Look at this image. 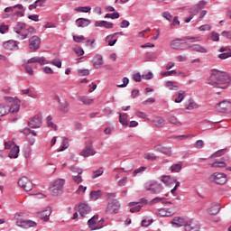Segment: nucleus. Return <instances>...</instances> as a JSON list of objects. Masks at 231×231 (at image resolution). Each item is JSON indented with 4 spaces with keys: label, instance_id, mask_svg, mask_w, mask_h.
Masks as SVG:
<instances>
[{
    "label": "nucleus",
    "instance_id": "obj_1",
    "mask_svg": "<svg viewBox=\"0 0 231 231\" xmlns=\"http://www.w3.org/2000/svg\"><path fill=\"white\" fill-rule=\"evenodd\" d=\"M230 83V75L218 69H213L209 77L208 84L213 88H219L220 89H226Z\"/></svg>",
    "mask_w": 231,
    "mask_h": 231
},
{
    "label": "nucleus",
    "instance_id": "obj_2",
    "mask_svg": "<svg viewBox=\"0 0 231 231\" xmlns=\"http://www.w3.org/2000/svg\"><path fill=\"white\" fill-rule=\"evenodd\" d=\"M187 41H191V42H199L201 41V37L199 36H184L180 39H175L171 42V48L172 50H177L179 51H181L183 50H188L187 45H185V42Z\"/></svg>",
    "mask_w": 231,
    "mask_h": 231
},
{
    "label": "nucleus",
    "instance_id": "obj_3",
    "mask_svg": "<svg viewBox=\"0 0 231 231\" xmlns=\"http://www.w3.org/2000/svg\"><path fill=\"white\" fill-rule=\"evenodd\" d=\"M145 190H151L152 194H160L163 191V186L156 180H148L144 183Z\"/></svg>",
    "mask_w": 231,
    "mask_h": 231
},
{
    "label": "nucleus",
    "instance_id": "obj_4",
    "mask_svg": "<svg viewBox=\"0 0 231 231\" xmlns=\"http://www.w3.org/2000/svg\"><path fill=\"white\" fill-rule=\"evenodd\" d=\"M64 183H66L64 179H58L52 182L51 187L52 196H60L64 192Z\"/></svg>",
    "mask_w": 231,
    "mask_h": 231
},
{
    "label": "nucleus",
    "instance_id": "obj_5",
    "mask_svg": "<svg viewBox=\"0 0 231 231\" xmlns=\"http://www.w3.org/2000/svg\"><path fill=\"white\" fill-rule=\"evenodd\" d=\"M208 180L211 183H217V185H225V183H226V174L215 172L208 177Z\"/></svg>",
    "mask_w": 231,
    "mask_h": 231
},
{
    "label": "nucleus",
    "instance_id": "obj_6",
    "mask_svg": "<svg viewBox=\"0 0 231 231\" xmlns=\"http://www.w3.org/2000/svg\"><path fill=\"white\" fill-rule=\"evenodd\" d=\"M119 211H120V201H118L117 199H114L111 202H108L106 208V214H118Z\"/></svg>",
    "mask_w": 231,
    "mask_h": 231
},
{
    "label": "nucleus",
    "instance_id": "obj_7",
    "mask_svg": "<svg viewBox=\"0 0 231 231\" xmlns=\"http://www.w3.org/2000/svg\"><path fill=\"white\" fill-rule=\"evenodd\" d=\"M5 100L7 102H12L11 106L9 107V113H19V109H21V100L18 98L14 99V97H5Z\"/></svg>",
    "mask_w": 231,
    "mask_h": 231
},
{
    "label": "nucleus",
    "instance_id": "obj_8",
    "mask_svg": "<svg viewBox=\"0 0 231 231\" xmlns=\"http://www.w3.org/2000/svg\"><path fill=\"white\" fill-rule=\"evenodd\" d=\"M28 126L31 127V129H39V127H42V116L37 115L32 117L28 121Z\"/></svg>",
    "mask_w": 231,
    "mask_h": 231
},
{
    "label": "nucleus",
    "instance_id": "obj_9",
    "mask_svg": "<svg viewBox=\"0 0 231 231\" xmlns=\"http://www.w3.org/2000/svg\"><path fill=\"white\" fill-rule=\"evenodd\" d=\"M18 185L19 187L23 189V190H25L26 192H30V190L33 189V184L26 177H22L21 179H19Z\"/></svg>",
    "mask_w": 231,
    "mask_h": 231
},
{
    "label": "nucleus",
    "instance_id": "obj_10",
    "mask_svg": "<svg viewBox=\"0 0 231 231\" xmlns=\"http://www.w3.org/2000/svg\"><path fill=\"white\" fill-rule=\"evenodd\" d=\"M216 109L218 113H228V111H231V101L223 100L222 102H219L216 106Z\"/></svg>",
    "mask_w": 231,
    "mask_h": 231
},
{
    "label": "nucleus",
    "instance_id": "obj_11",
    "mask_svg": "<svg viewBox=\"0 0 231 231\" xmlns=\"http://www.w3.org/2000/svg\"><path fill=\"white\" fill-rule=\"evenodd\" d=\"M29 48L31 51H37L41 48V38L39 36H32L29 40Z\"/></svg>",
    "mask_w": 231,
    "mask_h": 231
},
{
    "label": "nucleus",
    "instance_id": "obj_12",
    "mask_svg": "<svg viewBox=\"0 0 231 231\" xmlns=\"http://www.w3.org/2000/svg\"><path fill=\"white\" fill-rule=\"evenodd\" d=\"M17 226H20L21 228H32L33 226H37V223L32 221V220H26L23 218H17L16 220Z\"/></svg>",
    "mask_w": 231,
    "mask_h": 231
},
{
    "label": "nucleus",
    "instance_id": "obj_13",
    "mask_svg": "<svg viewBox=\"0 0 231 231\" xmlns=\"http://www.w3.org/2000/svg\"><path fill=\"white\" fill-rule=\"evenodd\" d=\"M3 47L5 48V50H7V51H17V50H19V45L17 44V42L14 40L4 42Z\"/></svg>",
    "mask_w": 231,
    "mask_h": 231
},
{
    "label": "nucleus",
    "instance_id": "obj_14",
    "mask_svg": "<svg viewBox=\"0 0 231 231\" xmlns=\"http://www.w3.org/2000/svg\"><path fill=\"white\" fill-rule=\"evenodd\" d=\"M79 213L81 217H88V215L91 214V207L86 203H80L79 205Z\"/></svg>",
    "mask_w": 231,
    "mask_h": 231
},
{
    "label": "nucleus",
    "instance_id": "obj_15",
    "mask_svg": "<svg viewBox=\"0 0 231 231\" xmlns=\"http://www.w3.org/2000/svg\"><path fill=\"white\" fill-rule=\"evenodd\" d=\"M185 231H199V224L196 220H186Z\"/></svg>",
    "mask_w": 231,
    "mask_h": 231
},
{
    "label": "nucleus",
    "instance_id": "obj_16",
    "mask_svg": "<svg viewBox=\"0 0 231 231\" xmlns=\"http://www.w3.org/2000/svg\"><path fill=\"white\" fill-rule=\"evenodd\" d=\"M153 151L155 152H162V154H166L167 156H171V152H172L171 147L164 146L163 144H156L153 147Z\"/></svg>",
    "mask_w": 231,
    "mask_h": 231
},
{
    "label": "nucleus",
    "instance_id": "obj_17",
    "mask_svg": "<svg viewBox=\"0 0 231 231\" xmlns=\"http://www.w3.org/2000/svg\"><path fill=\"white\" fill-rule=\"evenodd\" d=\"M20 133H23V134L27 136V140H29V143H31V145L35 143V138H32L30 135L32 134V136H37V132L31 130L30 128H24L20 131Z\"/></svg>",
    "mask_w": 231,
    "mask_h": 231
},
{
    "label": "nucleus",
    "instance_id": "obj_18",
    "mask_svg": "<svg viewBox=\"0 0 231 231\" xmlns=\"http://www.w3.org/2000/svg\"><path fill=\"white\" fill-rule=\"evenodd\" d=\"M221 210V203H212L209 208L207 209L208 214H210V216H217V214H219V211Z\"/></svg>",
    "mask_w": 231,
    "mask_h": 231
},
{
    "label": "nucleus",
    "instance_id": "obj_19",
    "mask_svg": "<svg viewBox=\"0 0 231 231\" xmlns=\"http://www.w3.org/2000/svg\"><path fill=\"white\" fill-rule=\"evenodd\" d=\"M58 103H59V110L61 111L64 115H67V113H69V102L67 100L61 101L60 97H57Z\"/></svg>",
    "mask_w": 231,
    "mask_h": 231
},
{
    "label": "nucleus",
    "instance_id": "obj_20",
    "mask_svg": "<svg viewBox=\"0 0 231 231\" xmlns=\"http://www.w3.org/2000/svg\"><path fill=\"white\" fill-rule=\"evenodd\" d=\"M37 216L43 221H50V216H51V208H46L44 210L38 212Z\"/></svg>",
    "mask_w": 231,
    "mask_h": 231
},
{
    "label": "nucleus",
    "instance_id": "obj_21",
    "mask_svg": "<svg viewBox=\"0 0 231 231\" xmlns=\"http://www.w3.org/2000/svg\"><path fill=\"white\" fill-rule=\"evenodd\" d=\"M41 64V66H44V64H48V60L44 57H32L27 60V64Z\"/></svg>",
    "mask_w": 231,
    "mask_h": 231
},
{
    "label": "nucleus",
    "instance_id": "obj_22",
    "mask_svg": "<svg viewBox=\"0 0 231 231\" xmlns=\"http://www.w3.org/2000/svg\"><path fill=\"white\" fill-rule=\"evenodd\" d=\"M207 6V1L201 0L190 9V14H198L199 10H203Z\"/></svg>",
    "mask_w": 231,
    "mask_h": 231
},
{
    "label": "nucleus",
    "instance_id": "obj_23",
    "mask_svg": "<svg viewBox=\"0 0 231 231\" xmlns=\"http://www.w3.org/2000/svg\"><path fill=\"white\" fill-rule=\"evenodd\" d=\"M188 50H191V51H197L198 53H208V50L199 44L189 45L188 46Z\"/></svg>",
    "mask_w": 231,
    "mask_h": 231
},
{
    "label": "nucleus",
    "instance_id": "obj_24",
    "mask_svg": "<svg viewBox=\"0 0 231 231\" xmlns=\"http://www.w3.org/2000/svg\"><path fill=\"white\" fill-rule=\"evenodd\" d=\"M97 154V152L91 148V146H86V148L80 152V156H83V158H88L89 156H95Z\"/></svg>",
    "mask_w": 231,
    "mask_h": 231
},
{
    "label": "nucleus",
    "instance_id": "obj_25",
    "mask_svg": "<svg viewBox=\"0 0 231 231\" xmlns=\"http://www.w3.org/2000/svg\"><path fill=\"white\" fill-rule=\"evenodd\" d=\"M76 24L79 28H86L91 24V20L88 18H79L76 20Z\"/></svg>",
    "mask_w": 231,
    "mask_h": 231
},
{
    "label": "nucleus",
    "instance_id": "obj_26",
    "mask_svg": "<svg viewBox=\"0 0 231 231\" xmlns=\"http://www.w3.org/2000/svg\"><path fill=\"white\" fill-rule=\"evenodd\" d=\"M78 101L84 104V106H91L92 104H94L95 99H93L88 96H79Z\"/></svg>",
    "mask_w": 231,
    "mask_h": 231
},
{
    "label": "nucleus",
    "instance_id": "obj_27",
    "mask_svg": "<svg viewBox=\"0 0 231 231\" xmlns=\"http://www.w3.org/2000/svg\"><path fill=\"white\" fill-rule=\"evenodd\" d=\"M171 224L177 226V228H180V226H185L187 220L181 217H176L172 219Z\"/></svg>",
    "mask_w": 231,
    "mask_h": 231
},
{
    "label": "nucleus",
    "instance_id": "obj_28",
    "mask_svg": "<svg viewBox=\"0 0 231 231\" xmlns=\"http://www.w3.org/2000/svg\"><path fill=\"white\" fill-rule=\"evenodd\" d=\"M167 122L172 125H176L177 127H181V125H183V123H181V121H180L178 117L173 115L167 117Z\"/></svg>",
    "mask_w": 231,
    "mask_h": 231
},
{
    "label": "nucleus",
    "instance_id": "obj_29",
    "mask_svg": "<svg viewBox=\"0 0 231 231\" xmlns=\"http://www.w3.org/2000/svg\"><path fill=\"white\" fill-rule=\"evenodd\" d=\"M97 221H98V215H96L92 217L88 221V228L91 230H98V226H97Z\"/></svg>",
    "mask_w": 231,
    "mask_h": 231
},
{
    "label": "nucleus",
    "instance_id": "obj_30",
    "mask_svg": "<svg viewBox=\"0 0 231 231\" xmlns=\"http://www.w3.org/2000/svg\"><path fill=\"white\" fill-rule=\"evenodd\" d=\"M172 211L169 208H160L156 211V215L160 216L161 217H169L172 216Z\"/></svg>",
    "mask_w": 231,
    "mask_h": 231
},
{
    "label": "nucleus",
    "instance_id": "obj_31",
    "mask_svg": "<svg viewBox=\"0 0 231 231\" xmlns=\"http://www.w3.org/2000/svg\"><path fill=\"white\" fill-rule=\"evenodd\" d=\"M158 203L165 205V203H167V199L165 197H155L149 202V205L150 207H152L153 205H158Z\"/></svg>",
    "mask_w": 231,
    "mask_h": 231
},
{
    "label": "nucleus",
    "instance_id": "obj_32",
    "mask_svg": "<svg viewBox=\"0 0 231 231\" xmlns=\"http://www.w3.org/2000/svg\"><path fill=\"white\" fill-rule=\"evenodd\" d=\"M152 124L155 127H163L165 125V119L162 116H155L152 119Z\"/></svg>",
    "mask_w": 231,
    "mask_h": 231
},
{
    "label": "nucleus",
    "instance_id": "obj_33",
    "mask_svg": "<svg viewBox=\"0 0 231 231\" xmlns=\"http://www.w3.org/2000/svg\"><path fill=\"white\" fill-rule=\"evenodd\" d=\"M95 59H96V61L94 62L93 66L95 69H100V68H102V64H104V60L102 58V55H97Z\"/></svg>",
    "mask_w": 231,
    "mask_h": 231
},
{
    "label": "nucleus",
    "instance_id": "obj_34",
    "mask_svg": "<svg viewBox=\"0 0 231 231\" xmlns=\"http://www.w3.org/2000/svg\"><path fill=\"white\" fill-rule=\"evenodd\" d=\"M185 107L188 111H192V109H198V104L193 99H189L185 104Z\"/></svg>",
    "mask_w": 231,
    "mask_h": 231
},
{
    "label": "nucleus",
    "instance_id": "obj_35",
    "mask_svg": "<svg viewBox=\"0 0 231 231\" xmlns=\"http://www.w3.org/2000/svg\"><path fill=\"white\" fill-rule=\"evenodd\" d=\"M165 88H168V89L171 91H178L180 89V87H178V83L175 81H167L165 83Z\"/></svg>",
    "mask_w": 231,
    "mask_h": 231
},
{
    "label": "nucleus",
    "instance_id": "obj_36",
    "mask_svg": "<svg viewBox=\"0 0 231 231\" xmlns=\"http://www.w3.org/2000/svg\"><path fill=\"white\" fill-rule=\"evenodd\" d=\"M16 37L19 41H24L28 37V31L18 30L16 31Z\"/></svg>",
    "mask_w": 231,
    "mask_h": 231
},
{
    "label": "nucleus",
    "instance_id": "obj_37",
    "mask_svg": "<svg viewBox=\"0 0 231 231\" xmlns=\"http://www.w3.org/2000/svg\"><path fill=\"white\" fill-rule=\"evenodd\" d=\"M8 113H10V106L5 104H0V116H6Z\"/></svg>",
    "mask_w": 231,
    "mask_h": 231
},
{
    "label": "nucleus",
    "instance_id": "obj_38",
    "mask_svg": "<svg viewBox=\"0 0 231 231\" xmlns=\"http://www.w3.org/2000/svg\"><path fill=\"white\" fill-rule=\"evenodd\" d=\"M19 151L18 145L14 146L9 152V158H19Z\"/></svg>",
    "mask_w": 231,
    "mask_h": 231
},
{
    "label": "nucleus",
    "instance_id": "obj_39",
    "mask_svg": "<svg viewBox=\"0 0 231 231\" xmlns=\"http://www.w3.org/2000/svg\"><path fill=\"white\" fill-rule=\"evenodd\" d=\"M102 196V190H93L90 192V199L97 201Z\"/></svg>",
    "mask_w": 231,
    "mask_h": 231
},
{
    "label": "nucleus",
    "instance_id": "obj_40",
    "mask_svg": "<svg viewBox=\"0 0 231 231\" xmlns=\"http://www.w3.org/2000/svg\"><path fill=\"white\" fill-rule=\"evenodd\" d=\"M115 37H116V34H110L106 37V42H108V46H115V44H116V41H118V39H115Z\"/></svg>",
    "mask_w": 231,
    "mask_h": 231
},
{
    "label": "nucleus",
    "instance_id": "obj_41",
    "mask_svg": "<svg viewBox=\"0 0 231 231\" xmlns=\"http://www.w3.org/2000/svg\"><path fill=\"white\" fill-rule=\"evenodd\" d=\"M211 167L215 168V169H223L225 167H226V162H223V161H217L213 163L210 164Z\"/></svg>",
    "mask_w": 231,
    "mask_h": 231
},
{
    "label": "nucleus",
    "instance_id": "obj_42",
    "mask_svg": "<svg viewBox=\"0 0 231 231\" xmlns=\"http://www.w3.org/2000/svg\"><path fill=\"white\" fill-rule=\"evenodd\" d=\"M74 10L81 14H88V12H91V6H79L76 7Z\"/></svg>",
    "mask_w": 231,
    "mask_h": 231
},
{
    "label": "nucleus",
    "instance_id": "obj_43",
    "mask_svg": "<svg viewBox=\"0 0 231 231\" xmlns=\"http://www.w3.org/2000/svg\"><path fill=\"white\" fill-rule=\"evenodd\" d=\"M183 167V162H179L171 166V172H180Z\"/></svg>",
    "mask_w": 231,
    "mask_h": 231
},
{
    "label": "nucleus",
    "instance_id": "obj_44",
    "mask_svg": "<svg viewBox=\"0 0 231 231\" xmlns=\"http://www.w3.org/2000/svg\"><path fill=\"white\" fill-rule=\"evenodd\" d=\"M185 98V91L180 90L179 95L177 98L175 99L176 104H180V102H183V99Z\"/></svg>",
    "mask_w": 231,
    "mask_h": 231
},
{
    "label": "nucleus",
    "instance_id": "obj_45",
    "mask_svg": "<svg viewBox=\"0 0 231 231\" xmlns=\"http://www.w3.org/2000/svg\"><path fill=\"white\" fill-rule=\"evenodd\" d=\"M103 174H104V169L99 168L98 170L93 171L92 180H96V178H98Z\"/></svg>",
    "mask_w": 231,
    "mask_h": 231
},
{
    "label": "nucleus",
    "instance_id": "obj_46",
    "mask_svg": "<svg viewBox=\"0 0 231 231\" xmlns=\"http://www.w3.org/2000/svg\"><path fill=\"white\" fill-rule=\"evenodd\" d=\"M119 122L122 125H127V114H120Z\"/></svg>",
    "mask_w": 231,
    "mask_h": 231
},
{
    "label": "nucleus",
    "instance_id": "obj_47",
    "mask_svg": "<svg viewBox=\"0 0 231 231\" xmlns=\"http://www.w3.org/2000/svg\"><path fill=\"white\" fill-rule=\"evenodd\" d=\"M225 152H226V149L218 150L211 155V158H219L220 156H223Z\"/></svg>",
    "mask_w": 231,
    "mask_h": 231
},
{
    "label": "nucleus",
    "instance_id": "obj_48",
    "mask_svg": "<svg viewBox=\"0 0 231 231\" xmlns=\"http://www.w3.org/2000/svg\"><path fill=\"white\" fill-rule=\"evenodd\" d=\"M72 180L74 181V183H77V185L82 183V181H83L82 174H78V175L72 176Z\"/></svg>",
    "mask_w": 231,
    "mask_h": 231
},
{
    "label": "nucleus",
    "instance_id": "obj_49",
    "mask_svg": "<svg viewBox=\"0 0 231 231\" xmlns=\"http://www.w3.org/2000/svg\"><path fill=\"white\" fill-rule=\"evenodd\" d=\"M156 155L154 153L148 152L144 154V160H150V162H156Z\"/></svg>",
    "mask_w": 231,
    "mask_h": 231
},
{
    "label": "nucleus",
    "instance_id": "obj_50",
    "mask_svg": "<svg viewBox=\"0 0 231 231\" xmlns=\"http://www.w3.org/2000/svg\"><path fill=\"white\" fill-rule=\"evenodd\" d=\"M162 17H163V19H166V21H169V23H171V21H172V15L171 14V13L169 11H165L162 14Z\"/></svg>",
    "mask_w": 231,
    "mask_h": 231
},
{
    "label": "nucleus",
    "instance_id": "obj_51",
    "mask_svg": "<svg viewBox=\"0 0 231 231\" xmlns=\"http://www.w3.org/2000/svg\"><path fill=\"white\" fill-rule=\"evenodd\" d=\"M119 17L120 14L118 13L106 14L105 15V19H118Z\"/></svg>",
    "mask_w": 231,
    "mask_h": 231
},
{
    "label": "nucleus",
    "instance_id": "obj_52",
    "mask_svg": "<svg viewBox=\"0 0 231 231\" xmlns=\"http://www.w3.org/2000/svg\"><path fill=\"white\" fill-rule=\"evenodd\" d=\"M145 171H147V167L142 166L134 171V176H136L137 174H142V172H145Z\"/></svg>",
    "mask_w": 231,
    "mask_h": 231
},
{
    "label": "nucleus",
    "instance_id": "obj_53",
    "mask_svg": "<svg viewBox=\"0 0 231 231\" xmlns=\"http://www.w3.org/2000/svg\"><path fill=\"white\" fill-rule=\"evenodd\" d=\"M78 73H79V77H88V75H89V69H79Z\"/></svg>",
    "mask_w": 231,
    "mask_h": 231
},
{
    "label": "nucleus",
    "instance_id": "obj_54",
    "mask_svg": "<svg viewBox=\"0 0 231 231\" xmlns=\"http://www.w3.org/2000/svg\"><path fill=\"white\" fill-rule=\"evenodd\" d=\"M70 171H71V172H74L76 174H82V172H83V170L77 166H71Z\"/></svg>",
    "mask_w": 231,
    "mask_h": 231
},
{
    "label": "nucleus",
    "instance_id": "obj_55",
    "mask_svg": "<svg viewBox=\"0 0 231 231\" xmlns=\"http://www.w3.org/2000/svg\"><path fill=\"white\" fill-rule=\"evenodd\" d=\"M178 72L176 70H169L165 72H162V77H171V75H176Z\"/></svg>",
    "mask_w": 231,
    "mask_h": 231
},
{
    "label": "nucleus",
    "instance_id": "obj_56",
    "mask_svg": "<svg viewBox=\"0 0 231 231\" xmlns=\"http://www.w3.org/2000/svg\"><path fill=\"white\" fill-rule=\"evenodd\" d=\"M229 57H231V52H222L218 55V59L221 60H225V59H228Z\"/></svg>",
    "mask_w": 231,
    "mask_h": 231
},
{
    "label": "nucleus",
    "instance_id": "obj_57",
    "mask_svg": "<svg viewBox=\"0 0 231 231\" xmlns=\"http://www.w3.org/2000/svg\"><path fill=\"white\" fill-rule=\"evenodd\" d=\"M74 51L78 55V57H82V55H84V49L80 47L74 48Z\"/></svg>",
    "mask_w": 231,
    "mask_h": 231
},
{
    "label": "nucleus",
    "instance_id": "obj_58",
    "mask_svg": "<svg viewBox=\"0 0 231 231\" xmlns=\"http://www.w3.org/2000/svg\"><path fill=\"white\" fill-rule=\"evenodd\" d=\"M210 39H211V41L217 42V41H219V33H217L216 32H212L211 35H210Z\"/></svg>",
    "mask_w": 231,
    "mask_h": 231
},
{
    "label": "nucleus",
    "instance_id": "obj_59",
    "mask_svg": "<svg viewBox=\"0 0 231 231\" xmlns=\"http://www.w3.org/2000/svg\"><path fill=\"white\" fill-rule=\"evenodd\" d=\"M73 37V41H75V42H82V41H84L86 38H84V36L82 35H72Z\"/></svg>",
    "mask_w": 231,
    "mask_h": 231
},
{
    "label": "nucleus",
    "instance_id": "obj_60",
    "mask_svg": "<svg viewBox=\"0 0 231 231\" xmlns=\"http://www.w3.org/2000/svg\"><path fill=\"white\" fill-rule=\"evenodd\" d=\"M154 102H156V98L149 97L148 99L143 102V106H149V104H154Z\"/></svg>",
    "mask_w": 231,
    "mask_h": 231
},
{
    "label": "nucleus",
    "instance_id": "obj_61",
    "mask_svg": "<svg viewBox=\"0 0 231 231\" xmlns=\"http://www.w3.org/2000/svg\"><path fill=\"white\" fill-rule=\"evenodd\" d=\"M24 69L28 75L33 76V69L28 64L24 65Z\"/></svg>",
    "mask_w": 231,
    "mask_h": 231
},
{
    "label": "nucleus",
    "instance_id": "obj_62",
    "mask_svg": "<svg viewBox=\"0 0 231 231\" xmlns=\"http://www.w3.org/2000/svg\"><path fill=\"white\" fill-rule=\"evenodd\" d=\"M122 81H123V84L117 85V88H127V84H129V79L123 78Z\"/></svg>",
    "mask_w": 231,
    "mask_h": 231
},
{
    "label": "nucleus",
    "instance_id": "obj_63",
    "mask_svg": "<svg viewBox=\"0 0 231 231\" xmlns=\"http://www.w3.org/2000/svg\"><path fill=\"white\" fill-rule=\"evenodd\" d=\"M136 116H138V118H143V120H147V114L141 112V111H137L135 112Z\"/></svg>",
    "mask_w": 231,
    "mask_h": 231
},
{
    "label": "nucleus",
    "instance_id": "obj_64",
    "mask_svg": "<svg viewBox=\"0 0 231 231\" xmlns=\"http://www.w3.org/2000/svg\"><path fill=\"white\" fill-rule=\"evenodd\" d=\"M221 35L222 37H226V39H229L231 41V31H224Z\"/></svg>",
    "mask_w": 231,
    "mask_h": 231
}]
</instances>
